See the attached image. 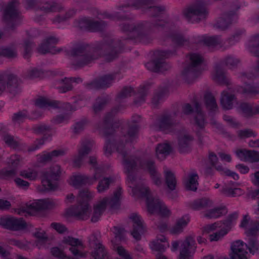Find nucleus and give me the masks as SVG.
Instances as JSON below:
<instances>
[{
  "mask_svg": "<svg viewBox=\"0 0 259 259\" xmlns=\"http://www.w3.org/2000/svg\"><path fill=\"white\" fill-rule=\"evenodd\" d=\"M90 164L92 166L93 168L95 169V173L97 169H99L100 170L98 171V175H100V178L103 175L105 172V168L103 167H98L97 166V159L95 156H91L90 157L89 160Z\"/></svg>",
  "mask_w": 259,
  "mask_h": 259,
  "instance_id": "nucleus-61",
  "label": "nucleus"
},
{
  "mask_svg": "<svg viewBox=\"0 0 259 259\" xmlns=\"http://www.w3.org/2000/svg\"><path fill=\"white\" fill-rule=\"evenodd\" d=\"M209 0H198L186 8L183 14L188 21L192 23L198 22L205 19L208 14L205 5Z\"/></svg>",
  "mask_w": 259,
  "mask_h": 259,
  "instance_id": "nucleus-9",
  "label": "nucleus"
},
{
  "mask_svg": "<svg viewBox=\"0 0 259 259\" xmlns=\"http://www.w3.org/2000/svg\"><path fill=\"white\" fill-rule=\"evenodd\" d=\"M250 253L254 254L259 249V242L255 238H250L248 243L247 247Z\"/></svg>",
  "mask_w": 259,
  "mask_h": 259,
  "instance_id": "nucleus-54",
  "label": "nucleus"
},
{
  "mask_svg": "<svg viewBox=\"0 0 259 259\" xmlns=\"http://www.w3.org/2000/svg\"><path fill=\"white\" fill-rule=\"evenodd\" d=\"M6 87L9 92L15 95L19 91L18 78L14 75L8 74L6 73L1 74L0 94Z\"/></svg>",
  "mask_w": 259,
  "mask_h": 259,
  "instance_id": "nucleus-14",
  "label": "nucleus"
},
{
  "mask_svg": "<svg viewBox=\"0 0 259 259\" xmlns=\"http://www.w3.org/2000/svg\"><path fill=\"white\" fill-rule=\"evenodd\" d=\"M195 117L194 120L196 125L200 129L202 130L205 124V118L203 112L201 110V106L198 102L194 104Z\"/></svg>",
  "mask_w": 259,
  "mask_h": 259,
  "instance_id": "nucleus-34",
  "label": "nucleus"
},
{
  "mask_svg": "<svg viewBox=\"0 0 259 259\" xmlns=\"http://www.w3.org/2000/svg\"><path fill=\"white\" fill-rule=\"evenodd\" d=\"M17 0H12L3 9L4 19L11 28L19 24L21 20Z\"/></svg>",
  "mask_w": 259,
  "mask_h": 259,
  "instance_id": "nucleus-11",
  "label": "nucleus"
},
{
  "mask_svg": "<svg viewBox=\"0 0 259 259\" xmlns=\"http://www.w3.org/2000/svg\"><path fill=\"white\" fill-rule=\"evenodd\" d=\"M99 170V169H97L93 177H89L80 174H74L70 177L68 183L75 188H80L85 185H93L100 178V175H98Z\"/></svg>",
  "mask_w": 259,
  "mask_h": 259,
  "instance_id": "nucleus-13",
  "label": "nucleus"
},
{
  "mask_svg": "<svg viewBox=\"0 0 259 259\" xmlns=\"http://www.w3.org/2000/svg\"><path fill=\"white\" fill-rule=\"evenodd\" d=\"M212 205V202L207 198H203L194 200L190 204V207L195 210H199L210 207Z\"/></svg>",
  "mask_w": 259,
  "mask_h": 259,
  "instance_id": "nucleus-35",
  "label": "nucleus"
},
{
  "mask_svg": "<svg viewBox=\"0 0 259 259\" xmlns=\"http://www.w3.org/2000/svg\"><path fill=\"white\" fill-rule=\"evenodd\" d=\"M170 52L165 51L158 50L155 52V59L147 63L145 67L152 72H163L168 70L170 65L166 63L164 60L170 56Z\"/></svg>",
  "mask_w": 259,
  "mask_h": 259,
  "instance_id": "nucleus-12",
  "label": "nucleus"
},
{
  "mask_svg": "<svg viewBox=\"0 0 259 259\" xmlns=\"http://www.w3.org/2000/svg\"><path fill=\"white\" fill-rule=\"evenodd\" d=\"M193 138L189 134L181 135L178 139L179 149L181 153H185L189 151Z\"/></svg>",
  "mask_w": 259,
  "mask_h": 259,
  "instance_id": "nucleus-32",
  "label": "nucleus"
},
{
  "mask_svg": "<svg viewBox=\"0 0 259 259\" xmlns=\"http://www.w3.org/2000/svg\"><path fill=\"white\" fill-rule=\"evenodd\" d=\"M238 216V213L234 212L229 215L223 223L217 222L207 225L203 228V233L209 234V239L210 241H217L228 233Z\"/></svg>",
  "mask_w": 259,
  "mask_h": 259,
  "instance_id": "nucleus-4",
  "label": "nucleus"
},
{
  "mask_svg": "<svg viewBox=\"0 0 259 259\" xmlns=\"http://www.w3.org/2000/svg\"><path fill=\"white\" fill-rule=\"evenodd\" d=\"M170 38L172 42L178 47L184 45L187 41V39L180 33L173 34Z\"/></svg>",
  "mask_w": 259,
  "mask_h": 259,
  "instance_id": "nucleus-53",
  "label": "nucleus"
},
{
  "mask_svg": "<svg viewBox=\"0 0 259 259\" xmlns=\"http://www.w3.org/2000/svg\"><path fill=\"white\" fill-rule=\"evenodd\" d=\"M149 246L152 250L163 251L167 247H169V244L163 235H158L156 238L151 241Z\"/></svg>",
  "mask_w": 259,
  "mask_h": 259,
  "instance_id": "nucleus-30",
  "label": "nucleus"
},
{
  "mask_svg": "<svg viewBox=\"0 0 259 259\" xmlns=\"http://www.w3.org/2000/svg\"><path fill=\"white\" fill-rule=\"evenodd\" d=\"M94 197L95 192L89 189L80 190L77 197V205L68 208L66 211V215L74 217L80 220L88 219L91 212L89 202Z\"/></svg>",
  "mask_w": 259,
  "mask_h": 259,
  "instance_id": "nucleus-3",
  "label": "nucleus"
},
{
  "mask_svg": "<svg viewBox=\"0 0 259 259\" xmlns=\"http://www.w3.org/2000/svg\"><path fill=\"white\" fill-rule=\"evenodd\" d=\"M227 212L225 207H215L203 213V216L208 219H215Z\"/></svg>",
  "mask_w": 259,
  "mask_h": 259,
  "instance_id": "nucleus-45",
  "label": "nucleus"
},
{
  "mask_svg": "<svg viewBox=\"0 0 259 259\" xmlns=\"http://www.w3.org/2000/svg\"><path fill=\"white\" fill-rule=\"evenodd\" d=\"M22 158L18 155H13L10 156L7 162L8 164L13 167H17L20 164Z\"/></svg>",
  "mask_w": 259,
  "mask_h": 259,
  "instance_id": "nucleus-63",
  "label": "nucleus"
},
{
  "mask_svg": "<svg viewBox=\"0 0 259 259\" xmlns=\"http://www.w3.org/2000/svg\"><path fill=\"white\" fill-rule=\"evenodd\" d=\"M62 242L70 246L69 250L75 256L77 257L87 256V252L83 251L84 246L82 242L78 239L67 236L63 238Z\"/></svg>",
  "mask_w": 259,
  "mask_h": 259,
  "instance_id": "nucleus-18",
  "label": "nucleus"
},
{
  "mask_svg": "<svg viewBox=\"0 0 259 259\" xmlns=\"http://www.w3.org/2000/svg\"><path fill=\"white\" fill-rule=\"evenodd\" d=\"M212 78L215 82L221 84H229V80L227 77L225 72L220 65L215 67L212 73Z\"/></svg>",
  "mask_w": 259,
  "mask_h": 259,
  "instance_id": "nucleus-33",
  "label": "nucleus"
},
{
  "mask_svg": "<svg viewBox=\"0 0 259 259\" xmlns=\"http://www.w3.org/2000/svg\"><path fill=\"white\" fill-rule=\"evenodd\" d=\"M56 204V202L52 199L37 200L31 203H26L24 206L16 209L15 211L19 215L27 216L32 215L36 210L51 209Z\"/></svg>",
  "mask_w": 259,
  "mask_h": 259,
  "instance_id": "nucleus-10",
  "label": "nucleus"
},
{
  "mask_svg": "<svg viewBox=\"0 0 259 259\" xmlns=\"http://www.w3.org/2000/svg\"><path fill=\"white\" fill-rule=\"evenodd\" d=\"M19 175L22 177L30 181H35L38 178V171L33 168H28L20 171Z\"/></svg>",
  "mask_w": 259,
  "mask_h": 259,
  "instance_id": "nucleus-46",
  "label": "nucleus"
},
{
  "mask_svg": "<svg viewBox=\"0 0 259 259\" xmlns=\"http://www.w3.org/2000/svg\"><path fill=\"white\" fill-rule=\"evenodd\" d=\"M0 227L12 231H19L26 228V223L22 219L3 217L0 218Z\"/></svg>",
  "mask_w": 259,
  "mask_h": 259,
  "instance_id": "nucleus-16",
  "label": "nucleus"
},
{
  "mask_svg": "<svg viewBox=\"0 0 259 259\" xmlns=\"http://www.w3.org/2000/svg\"><path fill=\"white\" fill-rule=\"evenodd\" d=\"M51 252L53 256L60 259H70V257L67 256L62 250L57 247H53Z\"/></svg>",
  "mask_w": 259,
  "mask_h": 259,
  "instance_id": "nucleus-60",
  "label": "nucleus"
},
{
  "mask_svg": "<svg viewBox=\"0 0 259 259\" xmlns=\"http://www.w3.org/2000/svg\"><path fill=\"white\" fill-rule=\"evenodd\" d=\"M134 93L133 89L131 87L124 88L117 97V100L119 101L122 99L131 96Z\"/></svg>",
  "mask_w": 259,
  "mask_h": 259,
  "instance_id": "nucleus-62",
  "label": "nucleus"
},
{
  "mask_svg": "<svg viewBox=\"0 0 259 259\" xmlns=\"http://www.w3.org/2000/svg\"><path fill=\"white\" fill-rule=\"evenodd\" d=\"M231 186L226 185L221 190L222 193L227 196L236 197L240 196L244 193V191L239 188L235 187L234 183L229 184Z\"/></svg>",
  "mask_w": 259,
  "mask_h": 259,
  "instance_id": "nucleus-41",
  "label": "nucleus"
},
{
  "mask_svg": "<svg viewBox=\"0 0 259 259\" xmlns=\"http://www.w3.org/2000/svg\"><path fill=\"white\" fill-rule=\"evenodd\" d=\"M119 110V109L116 108L112 110L105 117L102 124L99 126L100 133L107 138L114 132L122 134L120 138H116L115 142H111L108 139L106 140L104 148L105 154L107 156L110 155L113 149H116L123 158V164L127 174L126 184L131 189L133 196L146 198L147 209L150 213H157L163 217H168L171 214L170 210L158 198L151 197L149 189L144 185L141 179H137L134 175L137 170L142 169L148 171L155 185L159 186L162 183L161 175L157 171L153 161L128 156L126 145L128 143H133L137 138L138 126L135 124L131 127L127 133L124 134L127 132L125 128L120 126L117 127L116 123H113V117Z\"/></svg>",
  "mask_w": 259,
  "mask_h": 259,
  "instance_id": "nucleus-1",
  "label": "nucleus"
},
{
  "mask_svg": "<svg viewBox=\"0 0 259 259\" xmlns=\"http://www.w3.org/2000/svg\"><path fill=\"white\" fill-rule=\"evenodd\" d=\"M36 106L40 108H62L67 111H72L76 110L75 108L73 107L70 104L62 103L59 101L51 100L45 97H39L35 102Z\"/></svg>",
  "mask_w": 259,
  "mask_h": 259,
  "instance_id": "nucleus-17",
  "label": "nucleus"
},
{
  "mask_svg": "<svg viewBox=\"0 0 259 259\" xmlns=\"http://www.w3.org/2000/svg\"><path fill=\"white\" fill-rule=\"evenodd\" d=\"M67 152L65 149H58L51 152L44 151L37 155V162L38 163L46 164L55 158L64 155Z\"/></svg>",
  "mask_w": 259,
  "mask_h": 259,
  "instance_id": "nucleus-22",
  "label": "nucleus"
},
{
  "mask_svg": "<svg viewBox=\"0 0 259 259\" xmlns=\"http://www.w3.org/2000/svg\"><path fill=\"white\" fill-rule=\"evenodd\" d=\"M117 74H108L104 75L97 80L94 81L90 84L91 89H98L109 87L113 81L118 80Z\"/></svg>",
  "mask_w": 259,
  "mask_h": 259,
  "instance_id": "nucleus-24",
  "label": "nucleus"
},
{
  "mask_svg": "<svg viewBox=\"0 0 259 259\" xmlns=\"http://www.w3.org/2000/svg\"><path fill=\"white\" fill-rule=\"evenodd\" d=\"M189 58V64L183 71L182 76L186 81L190 83L201 74L203 69V58L198 54L192 53L190 54Z\"/></svg>",
  "mask_w": 259,
  "mask_h": 259,
  "instance_id": "nucleus-8",
  "label": "nucleus"
},
{
  "mask_svg": "<svg viewBox=\"0 0 259 259\" xmlns=\"http://www.w3.org/2000/svg\"><path fill=\"white\" fill-rule=\"evenodd\" d=\"M42 75L43 72L41 70L33 68L27 72L25 76L29 79H34L37 77H41Z\"/></svg>",
  "mask_w": 259,
  "mask_h": 259,
  "instance_id": "nucleus-59",
  "label": "nucleus"
},
{
  "mask_svg": "<svg viewBox=\"0 0 259 259\" xmlns=\"http://www.w3.org/2000/svg\"><path fill=\"white\" fill-rule=\"evenodd\" d=\"M239 63V59L233 57H228L225 60L226 66L231 69L237 66Z\"/></svg>",
  "mask_w": 259,
  "mask_h": 259,
  "instance_id": "nucleus-64",
  "label": "nucleus"
},
{
  "mask_svg": "<svg viewBox=\"0 0 259 259\" xmlns=\"http://www.w3.org/2000/svg\"><path fill=\"white\" fill-rule=\"evenodd\" d=\"M190 222L189 215H185L183 216L177 222L176 225L171 230V233L172 234H179L181 232L184 227H185Z\"/></svg>",
  "mask_w": 259,
  "mask_h": 259,
  "instance_id": "nucleus-44",
  "label": "nucleus"
},
{
  "mask_svg": "<svg viewBox=\"0 0 259 259\" xmlns=\"http://www.w3.org/2000/svg\"><path fill=\"white\" fill-rule=\"evenodd\" d=\"M237 19V16L235 12L225 14L219 18L215 24V27L221 30H224L233 22L235 21Z\"/></svg>",
  "mask_w": 259,
  "mask_h": 259,
  "instance_id": "nucleus-29",
  "label": "nucleus"
},
{
  "mask_svg": "<svg viewBox=\"0 0 259 259\" xmlns=\"http://www.w3.org/2000/svg\"><path fill=\"white\" fill-rule=\"evenodd\" d=\"M3 140L8 146L13 148H17L20 144V141L17 138H15L8 134L3 135Z\"/></svg>",
  "mask_w": 259,
  "mask_h": 259,
  "instance_id": "nucleus-51",
  "label": "nucleus"
},
{
  "mask_svg": "<svg viewBox=\"0 0 259 259\" xmlns=\"http://www.w3.org/2000/svg\"><path fill=\"white\" fill-rule=\"evenodd\" d=\"M249 220L248 215H244L241 222L240 227L246 230V233L247 236L259 235V223L257 221L251 222L248 226Z\"/></svg>",
  "mask_w": 259,
  "mask_h": 259,
  "instance_id": "nucleus-27",
  "label": "nucleus"
},
{
  "mask_svg": "<svg viewBox=\"0 0 259 259\" xmlns=\"http://www.w3.org/2000/svg\"><path fill=\"white\" fill-rule=\"evenodd\" d=\"M94 146V142L89 140H84L81 142L80 146L78 149V154L73 159V165L79 167L83 163L85 157L91 152Z\"/></svg>",
  "mask_w": 259,
  "mask_h": 259,
  "instance_id": "nucleus-15",
  "label": "nucleus"
},
{
  "mask_svg": "<svg viewBox=\"0 0 259 259\" xmlns=\"http://www.w3.org/2000/svg\"><path fill=\"white\" fill-rule=\"evenodd\" d=\"M209 160L211 165L215 167V169L222 173L225 174L226 176L233 178L234 180H238L239 176L237 174L231 171L229 169L224 168L222 166H217V163L218 161L217 155L213 153H210L209 155Z\"/></svg>",
  "mask_w": 259,
  "mask_h": 259,
  "instance_id": "nucleus-31",
  "label": "nucleus"
},
{
  "mask_svg": "<svg viewBox=\"0 0 259 259\" xmlns=\"http://www.w3.org/2000/svg\"><path fill=\"white\" fill-rule=\"evenodd\" d=\"M204 101L207 109L211 112H215L218 109V105L214 97L210 93L204 95Z\"/></svg>",
  "mask_w": 259,
  "mask_h": 259,
  "instance_id": "nucleus-49",
  "label": "nucleus"
},
{
  "mask_svg": "<svg viewBox=\"0 0 259 259\" xmlns=\"http://www.w3.org/2000/svg\"><path fill=\"white\" fill-rule=\"evenodd\" d=\"M239 108L245 116H251L259 113V105L252 106L244 103L240 104Z\"/></svg>",
  "mask_w": 259,
  "mask_h": 259,
  "instance_id": "nucleus-43",
  "label": "nucleus"
},
{
  "mask_svg": "<svg viewBox=\"0 0 259 259\" xmlns=\"http://www.w3.org/2000/svg\"><path fill=\"white\" fill-rule=\"evenodd\" d=\"M238 91L242 93L255 95L259 93L256 88L251 86L249 84H245L244 87H241Z\"/></svg>",
  "mask_w": 259,
  "mask_h": 259,
  "instance_id": "nucleus-57",
  "label": "nucleus"
},
{
  "mask_svg": "<svg viewBox=\"0 0 259 259\" xmlns=\"http://www.w3.org/2000/svg\"><path fill=\"white\" fill-rule=\"evenodd\" d=\"M237 135L238 137L240 139L254 137L256 136V134L250 129L239 130L237 132Z\"/></svg>",
  "mask_w": 259,
  "mask_h": 259,
  "instance_id": "nucleus-56",
  "label": "nucleus"
},
{
  "mask_svg": "<svg viewBox=\"0 0 259 259\" xmlns=\"http://www.w3.org/2000/svg\"><path fill=\"white\" fill-rule=\"evenodd\" d=\"M81 82H82V79L79 77L65 78L64 79L62 80L60 82L62 85L57 88L60 93H64L71 90L72 85L71 83H79Z\"/></svg>",
  "mask_w": 259,
  "mask_h": 259,
  "instance_id": "nucleus-38",
  "label": "nucleus"
},
{
  "mask_svg": "<svg viewBox=\"0 0 259 259\" xmlns=\"http://www.w3.org/2000/svg\"><path fill=\"white\" fill-rule=\"evenodd\" d=\"M237 157L241 160L250 162L259 161V152L254 150L239 149L236 151Z\"/></svg>",
  "mask_w": 259,
  "mask_h": 259,
  "instance_id": "nucleus-26",
  "label": "nucleus"
},
{
  "mask_svg": "<svg viewBox=\"0 0 259 259\" xmlns=\"http://www.w3.org/2000/svg\"><path fill=\"white\" fill-rule=\"evenodd\" d=\"M59 39L54 36L49 37L38 47V51L41 54L50 53L55 54L57 51L55 46L58 43Z\"/></svg>",
  "mask_w": 259,
  "mask_h": 259,
  "instance_id": "nucleus-28",
  "label": "nucleus"
},
{
  "mask_svg": "<svg viewBox=\"0 0 259 259\" xmlns=\"http://www.w3.org/2000/svg\"><path fill=\"white\" fill-rule=\"evenodd\" d=\"M247 245L240 240L233 242L231 245V258L232 259H247Z\"/></svg>",
  "mask_w": 259,
  "mask_h": 259,
  "instance_id": "nucleus-21",
  "label": "nucleus"
},
{
  "mask_svg": "<svg viewBox=\"0 0 259 259\" xmlns=\"http://www.w3.org/2000/svg\"><path fill=\"white\" fill-rule=\"evenodd\" d=\"M198 176L196 173L188 175L184 181L185 185L187 190L195 191L197 189Z\"/></svg>",
  "mask_w": 259,
  "mask_h": 259,
  "instance_id": "nucleus-42",
  "label": "nucleus"
},
{
  "mask_svg": "<svg viewBox=\"0 0 259 259\" xmlns=\"http://www.w3.org/2000/svg\"><path fill=\"white\" fill-rule=\"evenodd\" d=\"M171 151V147L169 144H159L156 148V156L158 159L162 160L170 154Z\"/></svg>",
  "mask_w": 259,
  "mask_h": 259,
  "instance_id": "nucleus-40",
  "label": "nucleus"
},
{
  "mask_svg": "<svg viewBox=\"0 0 259 259\" xmlns=\"http://www.w3.org/2000/svg\"><path fill=\"white\" fill-rule=\"evenodd\" d=\"M122 193L121 188L118 187L114 192L112 197H105L98 201L94 207L92 222H96L99 220L107 205L113 209L117 208L120 205Z\"/></svg>",
  "mask_w": 259,
  "mask_h": 259,
  "instance_id": "nucleus-5",
  "label": "nucleus"
},
{
  "mask_svg": "<svg viewBox=\"0 0 259 259\" xmlns=\"http://www.w3.org/2000/svg\"><path fill=\"white\" fill-rule=\"evenodd\" d=\"M103 50L108 51L103 55L107 61H111L117 56L119 49L112 39L103 44L100 48L93 49L88 46H79L71 51V55L76 58V63L74 64L78 67L88 65L99 57V53Z\"/></svg>",
  "mask_w": 259,
  "mask_h": 259,
  "instance_id": "nucleus-2",
  "label": "nucleus"
},
{
  "mask_svg": "<svg viewBox=\"0 0 259 259\" xmlns=\"http://www.w3.org/2000/svg\"><path fill=\"white\" fill-rule=\"evenodd\" d=\"M28 118L27 112L23 110L15 113L13 117V121L15 123H20Z\"/></svg>",
  "mask_w": 259,
  "mask_h": 259,
  "instance_id": "nucleus-55",
  "label": "nucleus"
},
{
  "mask_svg": "<svg viewBox=\"0 0 259 259\" xmlns=\"http://www.w3.org/2000/svg\"><path fill=\"white\" fill-rule=\"evenodd\" d=\"M177 126L171 117L167 116H162L157 123V128L165 133L173 132Z\"/></svg>",
  "mask_w": 259,
  "mask_h": 259,
  "instance_id": "nucleus-25",
  "label": "nucleus"
},
{
  "mask_svg": "<svg viewBox=\"0 0 259 259\" xmlns=\"http://www.w3.org/2000/svg\"><path fill=\"white\" fill-rule=\"evenodd\" d=\"M248 49L256 56L259 57V34L252 36L248 44ZM256 73H259V61L255 69Z\"/></svg>",
  "mask_w": 259,
  "mask_h": 259,
  "instance_id": "nucleus-36",
  "label": "nucleus"
},
{
  "mask_svg": "<svg viewBox=\"0 0 259 259\" xmlns=\"http://www.w3.org/2000/svg\"><path fill=\"white\" fill-rule=\"evenodd\" d=\"M149 26L148 23L134 26L129 22H124L121 25V29L127 33L130 39L146 44L150 39Z\"/></svg>",
  "mask_w": 259,
  "mask_h": 259,
  "instance_id": "nucleus-6",
  "label": "nucleus"
},
{
  "mask_svg": "<svg viewBox=\"0 0 259 259\" xmlns=\"http://www.w3.org/2000/svg\"><path fill=\"white\" fill-rule=\"evenodd\" d=\"M34 236L37 239L36 241V245L39 248H41L48 241V238L44 230L40 229H36Z\"/></svg>",
  "mask_w": 259,
  "mask_h": 259,
  "instance_id": "nucleus-47",
  "label": "nucleus"
},
{
  "mask_svg": "<svg viewBox=\"0 0 259 259\" xmlns=\"http://www.w3.org/2000/svg\"><path fill=\"white\" fill-rule=\"evenodd\" d=\"M129 219L133 224L131 235L136 240L141 239V235L146 231V227L141 217L137 213H133L129 216Z\"/></svg>",
  "mask_w": 259,
  "mask_h": 259,
  "instance_id": "nucleus-19",
  "label": "nucleus"
},
{
  "mask_svg": "<svg viewBox=\"0 0 259 259\" xmlns=\"http://www.w3.org/2000/svg\"><path fill=\"white\" fill-rule=\"evenodd\" d=\"M108 101V98L107 96H102L101 97L98 98L96 102L93 106V109L95 112H98V111L102 110L104 106L106 105Z\"/></svg>",
  "mask_w": 259,
  "mask_h": 259,
  "instance_id": "nucleus-52",
  "label": "nucleus"
},
{
  "mask_svg": "<svg viewBox=\"0 0 259 259\" xmlns=\"http://www.w3.org/2000/svg\"><path fill=\"white\" fill-rule=\"evenodd\" d=\"M196 246L193 237H188L181 243L179 259H191L195 252Z\"/></svg>",
  "mask_w": 259,
  "mask_h": 259,
  "instance_id": "nucleus-20",
  "label": "nucleus"
},
{
  "mask_svg": "<svg viewBox=\"0 0 259 259\" xmlns=\"http://www.w3.org/2000/svg\"><path fill=\"white\" fill-rule=\"evenodd\" d=\"M199 41L201 43L209 47H221V40L218 36H207L202 35L199 37Z\"/></svg>",
  "mask_w": 259,
  "mask_h": 259,
  "instance_id": "nucleus-37",
  "label": "nucleus"
},
{
  "mask_svg": "<svg viewBox=\"0 0 259 259\" xmlns=\"http://www.w3.org/2000/svg\"><path fill=\"white\" fill-rule=\"evenodd\" d=\"M113 182L112 178H104L99 181L97 190L99 193H102L109 189V186Z\"/></svg>",
  "mask_w": 259,
  "mask_h": 259,
  "instance_id": "nucleus-50",
  "label": "nucleus"
},
{
  "mask_svg": "<svg viewBox=\"0 0 259 259\" xmlns=\"http://www.w3.org/2000/svg\"><path fill=\"white\" fill-rule=\"evenodd\" d=\"M164 173L165 182L168 188L171 190L175 189L177 181L174 174L170 170L166 168L164 169Z\"/></svg>",
  "mask_w": 259,
  "mask_h": 259,
  "instance_id": "nucleus-48",
  "label": "nucleus"
},
{
  "mask_svg": "<svg viewBox=\"0 0 259 259\" xmlns=\"http://www.w3.org/2000/svg\"><path fill=\"white\" fill-rule=\"evenodd\" d=\"M63 170L58 164H54L41 172L42 191L55 190L58 187V182Z\"/></svg>",
  "mask_w": 259,
  "mask_h": 259,
  "instance_id": "nucleus-7",
  "label": "nucleus"
},
{
  "mask_svg": "<svg viewBox=\"0 0 259 259\" xmlns=\"http://www.w3.org/2000/svg\"><path fill=\"white\" fill-rule=\"evenodd\" d=\"M78 27L81 29L90 31H97L103 30L105 24L103 21H94L88 18H82L78 22Z\"/></svg>",
  "mask_w": 259,
  "mask_h": 259,
  "instance_id": "nucleus-23",
  "label": "nucleus"
},
{
  "mask_svg": "<svg viewBox=\"0 0 259 259\" xmlns=\"http://www.w3.org/2000/svg\"><path fill=\"white\" fill-rule=\"evenodd\" d=\"M165 7L163 6H153L149 8V11L151 13H154L153 16H160L164 17L165 15Z\"/></svg>",
  "mask_w": 259,
  "mask_h": 259,
  "instance_id": "nucleus-58",
  "label": "nucleus"
},
{
  "mask_svg": "<svg viewBox=\"0 0 259 259\" xmlns=\"http://www.w3.org/2000/svg\"><path fill=\"white\" fill-rule=\"evenodd\" d=\"M235 97L233 94L226 91L222 92L221 103L224 109L227 110L231 109Z\"/></svg>",
  "mask_w": 259,
  "mask_h": 259,
  "instance_id": "nucleus-39",
  "label": "nucleus"
}]
</instances>
